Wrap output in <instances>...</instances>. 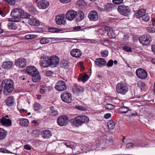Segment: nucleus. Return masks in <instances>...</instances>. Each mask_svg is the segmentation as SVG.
<instances>
[{
    "label": "nucleus",
    "instance_id": "9d476101",
    "mask_svg": "<svg viewBox=\"0 0 155 155\" xmlns=\"http://www.w3.org/2000/svg\"><path fill=\"white\" fill-rule=\"evenodd\" d=\"M67 87V85L65 82L62 80L58 81L55 86V89L59 91H62L65 90Z\"/></svg>",
    "mask_w": 155,
    "mask_h": 155
},
{
    "label": "nucleus",
    "instance_id": "c03bdc74",
    "mask_svg": "<svg viewBox=\"0 0 155 155\" xmlns=\"http://www.w3.org/2000/svg\"><path fill=\"white\" fill-rule=\"evenodd\" d=\"M62 31V30H61L57 28L53 27L49 28V32H51L52 33L60 32V31Z\"/></svg>",
    "mask_w": 155,
    "mask_h": 155
},
{
    "label": "nucleus",
    "instance_id": "680f3d73",
    "mask_svg": "<svg viewBox=\"0 0 155 155\" xmlns=\"http://www.w3.org/2000/svg\"><path fill=\"white\" fill-rule=\"evenodd\" d=\"M30 5L31 7L29 8V11L31 13L34 12L35 11V8L32 6L31 4H30Z\"/></svg>",
    "mask_w": 155,
    "mask_h": 155
},
{
    "label": "nucleus",
    "instance_id": "13d9d810",
    "mask_svg": "<svg viewBox=\"0 0 155 155\" xmlns=\"http://www.w3.org/2000/svg\"><path fill=\"white\" fill-rule=\"evenodd\" d=\"M49 39L50 40L52 43H55L56 41L60 40V38H49Z\"/></svg>",
    "mask_w": 155,
    "mask_h": 155
},
{
    "label": "nucleus",
    "instance_id": "4d7b16f0",
    "mask_svg": "<svg viewBox=\"0 0 155 155\" xmlns=\"http://www.w3.org/2000/svg\"><path fill=\"white\" fill-rule=\"evenodd\" d=\"M123 0H113V2L114 4L119 5L122 4Z\"/></svg>",
    "mask_w": 155,
    "mask_h": 155
},
{
    "label": "nucleus",
    "instance_id": "37998d69",
    "mask_svg": "<svg viewBox=\"0 0 155 155\" xmlns=\"http://www.w3.org/2000/svg\"><path fill=\"white\" fill-rule=\"evenodd\" d=\"M148 144L147 143H143L142 142L139 141L136 143L135 146L140 147H148Z\"/></svg>",
    "mask_w": 155,
    "mask_h": 155
},
{
    "label": "nucleus",
    "instance_id": "1a4fd4ad",
    "mask_svg": "<svg viewBox=\"0 0 155 155\" xmlns=\"http://www.w3.org/2000/svg\"><path fill=\"white\" fill-rule=\"evenodd\" d=\"M117 10L121 14L127 16H128L130 12L128 7L123 5L119 6L118 7Z\"/></svg>",
    "mask_w": 155,
    "mask_h": 155
},
{
    "label": "nucleus",
    "instance_id": "c85d7f7f",
    "mask_svg": "<svg viewBox=\"0 0 155 155\" xmlns=\"http://www.w3.org/2000/svg\"><path fill=\"white\" fill-rule=\"evenodd\" d=\"M137 87L140 89L142 91H145L147 88V86L145 83L142 81H139L137 82Z\"/></svg>",
    "mask_w": 155,
    "mask_h": 155
},
{
    "label": "nucleus",
    "instance_id": "052dcab7",
    "mask_svg": "<svg viewBox=\"0 0 155 155\" xmlns=\"http://www.w3.org/2000/svg\"><path fill=\"white\" fill-rule=\"evenodd\" d=\"M64 145L66 146L67 147L71 148V143L70 141H68L65 142L64 143Z\"/></svg>",
    "mask_w": 155,
    "mask_h": 155
},
{
    "label": "nucleus",
    "instance_id": "0eeeda50",
    "mask_svg": "<svg viewBox=\"0 0 155 155\" xmlns=\"http://www.w3.org/2000/svg\"><path fill=\"white\" fill-rule=\"evenodd\" d=\"M136 74L137 77L141 79H145L147 77V73L144 69L139 68L136 71Z\"/></svg>",
    "mask_w": 155,
    "mask_h": 155
},
{
    "label": "nucleus",
    "instance_id": "cd10ccee",
    "mask_svg": "<svg viewBox=\"0 0 155 155\" xmlns=\"http://www.w3.org/2000/svg\"><path fill=\"white\" fill-rule=\"evenodd\" d=\"M15 102V100L12 96L8 97L6 101V104L9 107L13 106Z\"/></svg>",
    "mask_w": 155,
    "mask_h": 155
},
{
    "label": "nucleus",
    "instance_id": "09e8293b",
    "mask_svg": "<svg viewBox=\"0 0 155 155\" xmlns=\"http://www.w3.org/2000/svg\"><path fill=\"white\" fill-rule=\"evenodd\" d=\"M150 16L149 15L145 14L142 18V19L143 21L147 22L150 19Z\"/></svg>",
    "mask_w": 155,
    "mask_h": 155
},
{
    "label": "nucleus",
    "instance_id": "2eb2a0df",
    "mask_svg": "<svg viewBox=\"0 0 155 155\" xmlns=\"http://www.w3.org/2000/svg\"><path fill=\"white\" fill-rule=\"evenodd\" d=\"M88 17L90 20L93 21H97L99 18L98 13L95 10L91 11L89 14Z\"/></svg>",
    "mask_w": 155,
    "mask_h": 155
},
{
    "label": "nucleus",
    "instance_id": "b1692460",
    "mask_svg": "<svg viewBox=\"0 0 155 155\" xmlns=\"http://www.w3.org/2000/svg\"><path fill=\"white\" fill-rule=\"evenodd\" d=\"M146 13V10L144 9H140L135 13V17L137 18H142Z\"/></svg>",
    "mask_w": 155,
    "mask_h": 155
},
{
    "label": "nucleus",
    "instance_id": "412c9836",
    "mask_svg": "<svg viewBox=\"0 0 155 155\" xmlns=\"http://www.w3.org/2000/svg\"><path fill=\"white\" fill-rule=\"evenodd\" d=\"M18 11V13L19 14L21 18H29L30 17V15L29 13L26 12H24L23 10L19 8H16Z\"/></svg>",
    "mask_w": 155,
    "mask_h": 155
},
{
    "label": "nucleus",
    "instance_id": "6e6d98bb",
    "mask_svg": "<svg viewBox=\"0 0 155 155\" xmlns=\"http://www.w3.org/2000/svg\"><path fill=\"white\" fill-rule=\"evenodd\" d=\"M47 88L46 86H41L40 91L41 94H44L47 91Z\"/></svg>",
    "mask_w": 155,
    "mask_h": 155
},
{
    "label": "nucleus",
    "instance_id": "ea45409f",
    "mask_svg": "<svg viewBox=\"0 0 155 155\" xmlns=\"http://www.w3.org/2000/svg\"><path fill=\"white\" fill-rule=\"evenodd\" d=\"M76 4L77 6L81 8H82L83 6L87 4L85 1L83 0H78L76 2Z\"/></svg>",
    "mask_w": 155,
    "mask_h": 155
},
{
    "label": "nucleus",
    "instance_id": "bf43d9fd",
    "mask_svg": "<svg viewBox=\"0 0 155 155\" xmlns=\"http://www.w3.org/2000/svg\"><path fill=\"white\" fill-rule=\"evenodd\" d=\"M114 61L112 60H110L107 62V65L108 67H112Z\"/></svg>",
    "mask_w": 155,
    "mask_h": 155
},
{
    "label": "nucleus",
    "instance_id": "dca6fc26",
    "mask_svg": "<svg viewBox=\"0 0 155 155\" xmlns=\"http://www.w3.org/2000/svg\"><path fill=\"white\" fill-rule=\"evenodd\" d=\"M26 71L28 74L31 76L38 73V70L36 68L32 66H28Z\"/></svg>",
    "mask_w": 155,
    "mask_h": 155
},
{
    "label": "nucleus",
    "instance_id": "a878e982",
    "mask_svg": "<svg viewBox=\"0 0 155 155\" xmlns=\"http://www.w3.org/2000/svg\"><path fill=\"white\" fill-rule=\"evenodd\" d=\"M48 6V2L45 0H42L40 1L38 4V6L40 9H45L47 8Z\"/></svg>",
    "mask_w": 155,
    "mask_h": 155
},
{
    "label": "nucleus",
    "instance_id": "603ef678",
    "mask_svg": "<svg viewBox=\"0 0 155 155\" xmlns=\"http://www.w3.org/2000/svg\"><path fill=\"white\" fill-rule=\"evenodd\" d=\"M37 36L33 34H28L25 36V38L27 39L35 38Z\"/></svg>",
    "mask_w": 155,
    "mask_h": 155
},
{
    "label": "nucleus",
    "instance_id": "de8ad7c7",
    "mask_svg": "<svg viewBox=\"0 0 155 155\" xmlns=\"http://www.w3.org/2000/svg\"><path fill=\"white\" fill-rule=\"evenodd\" d=\"M101 54L102 57L104 58L106 57L108 55V51L107 50H102L101 51Z\"/></svg>",
    "mask_w": 155,
    "mask_h": 155
},
{
    "label": "nucleus",
    "instance_id": "f8f14e48",
    "mask_svg": "<svg viewBox=\"0 0 155 155\" xmlns=\"http://www.w3.org/2000/svg\"><path fill=\"white\" fill-rule=\"evenodd\" d=\"M78 13L76 11L72 10L68 11L66 14V18L70 21H73L76 17Z\"/></svg>",
    "mask_w": 155,
    "mask_h": 155
},
{
    "label": "nucleus",
    "instance_id": "c9c22d12",
    "mask_svg": "<svg viewBox=\"0 0 155 155\" xmlns=\"http://www.w3.org/2000/svg\"><path fill=\"white\" fill-rule=\"evenodd\" d=\"M31 76L32 77V80L35 82H38L41 79V77L38 73L37 74H34Z\"/></svg>",
    "mask_w": 155,
    "mask_h": 155
},
{
    "label": "nucleus",
    "instance_id": "393cba45",
    "mask_svg": "<svg viewBox=\"0 0 155 155\" xmlns=\"http://www.w3.org/2000/svg\"><path fill=\"white\" fill-rule=\"evenodd\" d=\"M13 64L12 61H6L3 62L2 65V68L8 69L12 67Z\"/></svg>",
    "mask_w": 155,
    "mask_h": 155
},
{
    "label": "nucleus",
    "instance_id": "338daca9",
    "mask_svg": "<svg viewBox=\"0 0 155 155\" xmlns=\"http://www.w3.org/2000/svg\"><path fill=\"white\" fill-rule=\"evenodd\" d=\"M134 146V144L131 143H128L127 145V147L129 148H130L133 147Z\"/></svg>",
    "mask_w": 155,
    "mask_h": 155
},
{
    "label": "nucleus",
    "instance_id": "5fc2aeb1",
    "mask_svg": "<svg viewBox=\"0 0 155 155\" xmlns=\"http://www.w3.org/2000/svg\"><path fill=\"white\" fill-rule=\"evenodd\" d=\"M48 42V38H44L41 39L40 40V43L42 44H46Z\"/></svg>",
    "mask_w": 155,
    "mask_h": 155
},
{
    "label": "nucleus",
    "instance_id": "e2e57ef3",
    "mask_svg": "<svg viewBox=\"0 0 155 155\" xmlns=\"http://www.w3.org/2000/svg\"><path fill=\"white\" fill-rule=\"evenodd\" d=\"M6 14V13L4 11L2 10L0 8V15L2 17H5Z\"/></svg>",
    "mask_w": 155,
    "mask_h": 155
},
{
    "label": "nucleus",
    "instance_id": "58836bf2",
    "mask_svg": "<svg viewBox=\"0 0 155 155\" xmlns=\"http://www.w3.org/2000/svg\"><path fill=\"white\" fill-rule=\"evenodd\" d=\"M61 66L64 68H67L69 66L68 61L65 60H63L61 62Z\"/></svg>",
    "mask_w": 155,
    "mask_h": 155
},
{
    "label": "nucleus",
    "instance_id": "6e6552de",
    "mask_svg": "<svg viewBox=\"0 0 155 155\" xmlns=\"http://www.w3.org/2000/svg\"><path fill=\"white\" fill-rule=\"evenodd\" d=\"M59 61L58 57L55 55L52 56L49 58V66L56 67L58 64Z\"/></svg>",
    "mask_w": 155,
    "mask_h": 155
},
{
    "label": "nucleus",
    "instance_id": "473e14b6",
    "mask_svg": "<svg viewBox=\"0 0 155 155\" xmlns=\"http://www.w3.org/2000/svg\"><path fill=\"white\" fill-rule=\"evenodd\" d=\"M18 121H19L20 124L23 126L27 127L29 124V121L26 119L22 118Z\"/></svg>",
    "mask_w": 155,
    "mask_h": 155
},
{
    "label": "nucleus",
    "instance_id": "ddd939ff",
    "mask_svg": "<svg viewBox=\"0 0 155 155\" xmlns=\"http://www.w3.org/2000/svg\"><path fill=\"white\" fill-rule=\"evenodd\" d=\"M66 18L64 14L58 15L56 17V23L58 25H64L66 24Z\"/></svg>",
    "mask_w": 155,
    "mask_h": 155
},
{
    "label": "nucleus",
    "instance_id": "aec40b11",
    "mask_svg": "<svg viewBox=\"0 0 155 155\" xmlns=\"http://www.w3.org/2000/svg\"><path fill=\"white\" fill-rule=\"evenodd\" d=\"M106 60L103 58H97L95 60V65L99 67L104 66L106 65Z\"/></svg>",
    "mask_w": 155,
    "mask_h": 155
},
{
    "label": "nucleus",
    "instance_id": "c756f323",
    "mask_svg": "<svg viewBox=\"0 0 155 155\" xmlns=\"http://www.w3.org/2000/svg\"><path fill=\"white\" fill-rule=\"evenodd\" d=\"M28 22L30 25L35 26H38L40 24L39 20L32 18H30Z\"/></svg>",
    "mask_w": 155,
    "mask_h": 155
},
{
    "label": "nucleus",
    "instance_id": "7ed1b4c3",
    "mask_svg": "<svg viewBox=\"0 0 155 155\" xmlns=\"http://www.w3.org/2000/svg\"><path fill=\"white\" fill-rule=\"evenodd\" d=\"M128 87L127 84L124 83H118L116 86V91L118 93L124 95L128 91Z\"/></svg>",
    "mask_w": 155,
    "mask_h": 155
},
{
    "label": "nucleus",
    "instance_id": "774afa93",
    "mask_svg": "<svg viewBox=\"0 0 155 155\" xmlns=\"http://www.w3.org/2000/svg\"><path fill=\"white\" fill-rule=\"evenodd\" d=\"M111 117V114L110 113H107L105 114L104 116V117L106 119H108Z\"/></svg>",
    "mask_w": 155,
    "mask_h": 155
},
{
    "label": "nucleus",
    "instance_id": "4c0bfd02",
    "mask_svg": "<svg viewBox=\"0 0 155 155\" xmlns=\"http://www.w3.org/2000/svg\"><path fill=\"white\" fill-rule=\"evenodd\" d=\"M58 111L53 107L51 106L50 107V111L49 114L52 116H57L58 115Z\"/></svg>",
    "mask_w": 155,
    "mask_h": 155
},
{
    "label": "nucleus",
    "instance_id": "a211bd4d",
    "mask_svg": "<svg viewBox=\"0 0 155 155\" xmlns=\"http://www.w3.org/2000/svg\"><path fill=\"white\" fill-rule=\"evenodd\" d=\"M0 121L2 125L6 127H9L12 125V121L9 118L2 117L0 119Z\"/></svg>",
    "mask_w": 155,
    "mask_h": 155
},
{
    "label": "nucleus",
    "instance_id": "72a5a7b5",
    "mask_svg": "<svg viewBox=\"0 0 155 155\" xmlns=\"http://www.w3.org/2000/svg\"><path fill=\"white\" fill-rule=\"evenodd\" d=\"M8 28L11 30H15L17 28V25L14 22H9L7 24Z\"/></svg>",
    "mask_w": 155,
    "mask_h": 155
},
{
    "label": "nucleus",
    "instance_id": "f257e3e1",
    "mask_svg": "<svg viewBox=\"0 0 155 155\" xmlns=\"http://www.w3.org/2000/svg\"><path fill=\"white\" fill-rule=\"evenodd\" d=\"M2 86L4 87L3 93L5 95H8L12 93L14 89V82L13 81L8 79H5L2 82Z\"/></svg>",
    "mask_w": 155,
    "mask_h": 155
},
{
    "label": "nucleus",
    "instance_id": "bb28decb",
    "mask_svg": "<svg viewBox=\"0 0 155 155\" xmlns=\"http://www.w3.org/2000/svg\"><path fill=\"white\" fill-rule=\"evenodd\" d=\"M116 8V6L112 3H108L104 6V10L106 12H110Z\"/></svg>",
    "mask_w": 155,
    "mask_h": 155
},
{
    "label": "nucleus",
    "instance_id": "f3484780",
    "mask_svg": "<svg viewBox=\"0 0 155 155\" xmlns=\"http://www.w3.org/2000/svg\"><path fill=\"white\" fill-rule=\"evenodd\" d=\"M73 92L75 94H78L84 91L83 87L80 85L75 84L72 87Z\"/></svg>",
    "mask_w": 155,
    "mask_h": 155
},
{
    "label": "nucleus",
    "instance_id": "a18cd8bd",
    "mask_svg": "<svg viewBox=\"0 0 155 155\" xmlns=\"http://www.w3.org/2000/svg\"><path fill=\"white\" fill-rule=\"evenodd\" d=\"M84 40L82 39H77L76 38H71V41H68V42L72 43H77L78 42H82Z\"/></svg>",
    "mask_w": 155,
    "mask_h": 155
},
{
    "label": "nucleus",
    "instance_id": "f704fd0d",
    "mask_svg": "<svg viewBox=\"0 0 155 155\" xmlns=\"http://www.w3.org/2000/svg\"><path fill=\"white\" fill-rule=\"evenodd\" d=\"M77 15L78 16L77 20L78 21L83 20L84 18V14L82 11H79Z\"/></svg>",
    "mask_w": 155,
    "mask_h": 155
},
{
    "label": "nucleus",
    "instance_id": "8fccbe9b",
    "mask_svg": "<svg viewBox=\"0 0 155 155\" xmlns=\"http://www.w3.org/2000/svg\"><path fill=\"white\" fill-rule=\"evenodd\" d=\"M42 135L44 138H48V130H45L42 132Z\"/></svg>",
    "mask_w": 155,
    "mask_h": 155
},
{
    "label": "nucleus",
    "instance_id": "2f4dec72",
    "mask_svg": "<svg viewBox=\"0 0 155 155\" xmlns=\"http://www.w3.org/2000/svg\"><path fill=\"white\" fill-rule=\"evenodd\" d=\"M7 132L3 128H0V140H3L6 137Z\"/></svg>",
    "mask_w": 155,
    "mask_h": 155
},
{
    "label": "nucleus",
    "instance_id": "6ab92c4d",
    "mask_svg": "<svg viewBox=\"0 0 155 155\" xmlns=\"http://www.w3.org/2000/svg\"><path fill=\"white\" fill-rule=\"evenodd\" d=\"M105 33H107L108 35L111 38H114L115 37V34L114 31L112 29L108 26H105L104 28Z\"/></svg>",
    "mask_w": 155,
    "mask_h": 155
},
{
    "label": "nucleus",
    "instance_id": "4468645a",
    "mask_svg": "<svg viewBox=\"0 0 155 155\" xmlns=\"http://www.w3.org/2000/svg\"><path fill=\"white\" fill-rule=\"evenodd\" d=\"M18 10L17 9H14L12 12L11 15L13 17V21L14 22H18L20 21L21 20V18L19 16V14L17 12Z\"/></svg>",
    "mask_w": 155,
    "mask_h": 155
},
{
    "label": "nucleus",
    "instance_id": "e433bc0d",
    "mask_svg": "<svg viewBox=\"0 0 155 155\" xmlns=\"http://www.w3.org/2000/svg\"><path fill=\"white\" fill-rule=\"evenodd\" d=\"M150 26L147 28V30L149 33H153L155 32V25L152 23L151 25H149Z\"/></svg>",
    "mask_w": 155,
    "mask_h": 155
},
{
    "label": "nucleus",
    "instance_id": "7c9ffc66",
    "mask_svg": "<svg viewBox=\"0 0 155 155\" xmlns=\"http://www.w3.org/2000/svg\"><path fill=\"white\" fill-rule=\"evenodd\" d=\"M89 78L88 75L84 73L80 74L78 79L79 81L84 82L87 81Z\"/></svg>",
    "mask_w": 155,
    "mask_h": 155
},
{
    "label": "nucleus",
    "instance_id": "9b49d317",
    "mask_svg": "<svg viewBox=\"0 0 155 155\" xmlns=\"http://www.w3.org/2000/svg\"><path fill=\"white\" fill-rule=\"evenodd\" d=\"M27 60L24 58H18L15 62V65L19 68H25Z\"/></svg>",
    "mask_w": 155,
    "mask_h": 155
},
{
    "label": "nucleus",
    "instance_id": "0e129e2a",
    "mask_svg": "<svg viewBox=\"0 0 155 155\" xmlns=\"http://www.w3.org/2000/svg\"><path fill=\"white\" fill-rule=\"evenodd\" d=\"M102 139L104 143H107L109 141V140L108 139L107 137L106 136L103 137Z\"/></svg>",
    "mask_w": 155,
    "mask_h": 155
},
{
    "label": "nucleus",
    "instance_id": "3c124183",
    "mask_svg": "<svg viewBox=\"0 0 155 155\" xmlns=\"http://www.w3.org/2000/svg\"><path fill=\"white\" fill-rule=\"evenodd\" d=\"M105 107L106 109L112 110L114 108V106L113 104H107L105 105Z\"/></svg>",
    "mask_w": 155,
    "mask_h": 155
},
{
    "label": "nucleus",
    "instance_id": "a19ab883",
    "mask_svg": "<svg viewBox=\"0 0 155 155\" xmlns=\"http://www.w3.org/2000/svg\"><path fill=\"white\" fill-rule=\"evenodd\" d=\"M129 108L127 107H121L118 108V110L121 113H125L128 111Z\"/></svg>",
    "mask_w": 155,
    "mask_h": 155
},
{
    "label": "nucleus",
    "instance_id": "4be33fe9",
    "mask_svg": "<svg viewBox=\"0 0 155 155\" xmlns=\"http://www.w3.org/2000/svg\"><path fill=\"white\" fill-rule=\"evenodd\" d=\"M71 55L75 58L80 57L82 55V53L80 50L77 48L72 49L70 51Z\"/></svg>",
    "mask_w": 155,
    "mask_h": 155
},
{
    "label": "nucleus",
    "instance_id": "39448f33",
    "mask_svg": "<svg viewBox=\"0 0 155 155\" xmlns=\"http://www.w3.org/2000/svg\"><path fill=\"white\" fill-rule=\"evenodd\" d=\"M151 40V38L149 35H143L139 38L140 43L143 45H148Z\"/></svg>",
    "mask_w": 155,
    "mask_h": 155
},
{
    "label": "nucleus",
    "instance_id": "f03ea898",
    "mask_svg": "<svg viewBox=\"0 0 155 155\" xmlns=\"http://www.w3.org/2000/svg\"><path fill=\"white\" fill-rule=\"evenodd\" d=\"M89 118L85 115L78 116L74 119L71 120V123L73 125L78 127L88 122Z\"/></svg>",
    "mask_w": 155,
    "mask_h": 155
},
{
    "label": "nucleus",
    "instance_id": "423d86ee",
    "mask_svg": "<svg viewBox=\"0 0 155 155\" xmlns=\"http://www.w3.org/2000/svg\"><path fill=\"white\" fill-rule=\"evenodd\" d=\"M68 117L65 115H63L59 117L57 119V124L60 126H65L68 124Z\"/></svg>",
    "mask_w": 155,
    "mask_h": 155
},
{
    "label": "nucleus",
    "instance_id": "864d4df0",
    "mask_svg": "<svg viewBox=\"0 0 155 155\" xmlns=\"http://www.w3.org/2000/svg\"><path fill=\"white\" fill-rule=\"evenodd\" d=\"M123 49L124 51L128 52H130L132 51L131 47L126 46L123 47Z\"/></svg>",
    "mask_w": 155,
    "mask_h": 155
},
{
    "label": "nucleus",
    "instance_id": "20e7f679",
    "mask_svg": "<svg viewBox=\"0 0 155 155\" xmlns=\"http://www.w3.org/2000/svg\"><path fill=\"white\" fill-rule=\"evenodd\" d=\"M61 97L63 102L68 103H71L72 101L71 94L67 91L63 92L61 94Z\"/></svg>",
    "mask_w": 155,
    "mask_h": 155
},
{
    "label": "nucleus",
    "instance_id": "69168bd1",
    "mask_svg": "<svg viewBox=\"0 0 155 155\" xmlns=\"http://www.w3.org/2000/svg\"><path fill=\"white\" fill-rule=\"evenodd\" d=\"M24 148L27 150H30L31 149V147L28 144L25 145L24 146Z\"/></svg>",
    "mask_w": 155,
    "mask_h": 155
},
{
    "label": "nucleus",
    "instance_id": "49530a36",
    "mask_svg": "<svg viewBox=\"0 0 155 155\" xmlns=\"http://www.w3.org/2000/svg\"><path fill=\"white\" fill-rule=\"evenodd\" d=\"M41 106L38 103H35L33 105V108L35 110H38L41 109Z\"/></svg>",
    "mask_w": 155,
    "mask_h": 155
},
{
    "label": "nucleus",
    "instance_id": "79ce46f5",
    "mask_svg": "<svg viewBox=\"0 0 155 155\" xmlns=\"http://www.w3.org/2000/svg\"><path fill=\"white\" fill-rule=\"evenodd\" d=\"M107 124L108 128L110 130H112L115 127V123L112 120H109Z\"/></svg>",
    "mask_w": 155,
    "mask_h": 155
},
{
    "label": "nucleus",
    "instance_id": "5701e85b",
    "mask_svg": "<svg viewBox=\"0 0 155 155\" xmlns=\"http://www.w3.org/2000/svg\"><path fill=\"white\" fill-rule=\"evenodd\" d=\"M40 61V65L44 68H47L48 67V56H45V57L41 58Z\"/></svg>",
    "mask_w": 155,
    "mask_h": 155
}]
</instances>
